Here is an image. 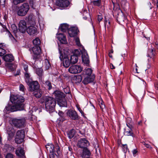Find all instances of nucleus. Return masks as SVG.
<instances>
[{
  "label": "nucleus",
  "instance_id": "obj_52",
  "mask_svg": "<svg viewBox=\"0 0 158 158\" xmlns=\"http://www.w3.org/2000/svg\"><path fill=\"white\" fill-rule=\"evenodd\" d=\"M19 87L20 90L22 91H24L25 88L24 86L23 85L20 84L19 85Z\"/></svg>",
  "mask_w": 158,
  "mask_h": 158
},
{
  "label": "nucleus",
  "instance_id": "obj_35",
  "mask_svg": "<svg viewBox=\"0 0 158 158\" xmlns=\"http://www.w3.org/2000/svg\"><path fill=\"white\" fill-rule=\"evenodd\" d=\"M33 43L35 46H39L40 44V39L37 38L33 40Z\"/></svg>",
  "mask_w": 158,
  "mask_h": 158
},
{
  "label": "nucleus",
  "instance_id": "obj_43",
  "mask_svg": "<svg viewBox=\"0 0 158 158\" xmlns=\"http://www.w3.org/2000/svg\"><path fill=\"white\" fill-rule=\"evenodd\" d=\"M99 105L101 109L103 110L105 108V105L102 100L99 101Z\"/></svg>",
  "mask_w": 158,
  "mask_h": 158
},
{
  "label": "nucleus",
  "instance_id": "obj_61",
  "mask_svg": "<svg viewBox=\"0 0 158 158\" xmlns=\"http://www.w3.org/2000/svg\"><path fill=\"white\" fill-rule=\"evenodd\" d=\"M109 55L110 57L111 58H113V56H112V55L111 54H110V52H109Z\"/></svg>",
  "mask_w": 158,
  "mask_h": 158
},
{
  "label": "nucleus",
  "instance_id": "obj_48",
  "mask_svg": "<svg viewBox=\"0 0 158 158\" xmlns=\"http://www.w3.org/2000/svg\"><path fill=\"white\" fill-rule=\"evenodd\" d=\"M75 40V42L76 43V44L78 46H81V44L80 43L79 39V38H76Z\"/></svg>",
  "mask_w": 158,
  "mask_h": 158
},
{
  "label": "nucleus",
  "instance_id": "obj_20",
  "mask_svg": "<svg viewBox=\"0 0 158 158\" xmlns=\"http://www.w3.org/2000/svg\"><path fill=\"white\" fill-rule=\"evenodd\" d=\"M77 28H72L69 30L68 33L70 37H73L77 35Z\"/></svg>",
  "mask_w": 158,
  "mask_h": 158
},
{
  "label": "nucleus",
  "instance_id": "obj_54",
  "mask_svg": "<svg viewBox=\"0 0 158 158\" xmlns=\"http://www.w3.org/2000/svg\"><path fill=\"white\" fill-rule=\"evenodd\" d=\"M102 18H103L102 17L101 15H98V20L99 22L101 21L102 20Z\"/></svg>",
  "mask_w": 158,
  "mask_h": 158
},
{
  "label": "nucleus",
  "instance_id": "obj_62",
  "mask_svg": "<svg viewBox=\"0 0 158 158\" xmlns=\"http://www.w3.org/2000/svg\"><path fill=\"white\" fill-rule=\"evenodd\" d=\"M39 23L40 26H41V25H43V23L42 22L41 23L40 21H39Z\"/></svg>",
  "mask_w": 158,
  "mask_h": 158
},
{
  "label": "nucleus",
  "instance_id": "obj_10",
  "mask_svg": "<svg viewBox=\"0 0 158 158\" xmlns=\"http://www.w3.org/2000/svg\"><path fill=\"white\" fill-rule=\"evenodd\" d=\"M66 114L68 116L73 120H76L78 119V115L74 110H68Z\"/></svg>",
  "mask_w": 158,
  "mask_h": 158
},
{
  "label": "nucleus",
  "instance_id": "obj_6",
  "mask_svg": "<svg viewBox=\"0 0 158 158\" xmlns=\"http://www.w3.org/2000/svg\"><path fill=\"white\" fill-rule=\"evenodd\" d=\"M89 141L85 138H81L78 140L77 146L81 148H87L89 145Z\"/></svg>",
  "mask_w": 158,
  "mask_h": 158
},
{
  "label": "nucleus",
  "instance_id": "obj_60",
  "mask_svg": "<svg viewBox=\"0 0 158 158\" xmlns=\"http://www.w3.org/2000/svg\"><path fill=\"white\" fill-rule=\"evenodd\" d=\"M127 126L130 128V129H131V125L130 124H128L127 123Z\"/></svg>",
  "mask_w": 158,
  "mask_h": 158
},
{
  "label": "nucleus",
  "instance_id": "obj_17",
  "mask_svg": "<svg viewBox=\"0 0 158 158\" xmlns=\"http://www.w3.org/2000/svg\"><path fill=\"white\" fill-rule=\"evenodd\" d=\"M28 21L29 24L31 25L34 26L36 24L35 18L33 15H30L28 16Z\"/></svg>",
  "mask_w": 158,
  "mask_h": 158
},
{
  "label": "nucleus",
  "instance_id": "obj_1",
  "mask_svg": "<svg viewBox=\"0 0 158 158\" xmlns=\"http://www.w3.org/2000/svg\"><path fill=\"white\" fill-rule=\"evenodd\" d=\"M10 100L13 104H8L6 106V110L11 112L17 110H22L24 109V101L23 97L18 95H12L10 97Z\"/></svg>",
  "mask_w": 158,
  "mask_h": 158
},
{
  "label": "nucleus",
  "instance_id": "obj_53",
  "mask_svg": "<svg viewBox=\"0 0 158 158\" xmlns=\"http://www.w3.org/2000/svg\"><path fill=\"white\" fill-rule=\"evenodd\" d=\"M132 152L134 156H136V154L137 153L138 151L137 149H134Z\"/></svg>",
  "mask_w": 158,
  "mask_h": 158
},
{
  "label": "nucleus",
  "instance_id": "obj_16",
  "mask_svg": "<svg viewBox=\"0 0 158 158\" xmlns=\"http://www.w3.org/2000/svg\"><path fill=\"white\" fill-rule=\"evenodd\" d=\"M82 61L85 64L88 66L89 63V57L87 52H84L82 55Z\"/></svg>",
  "mask_w": 158,
  "mask_h": 158
},
{
  "label": "nucleus",
  "instance_id": "obj_18",
  "mask_svg": "<svg viewBox=\"0 0 158 158\" xmlns=\"http://www.w3.org/2000/svg\"><path fill=\"white\" fill-rule=\"evenodd\" d=\"M3 60L6 61L11 62L14 60V57L11 54L5 55L3 57Z\"/></svg>",
  "mask_w": 158,
  "mask_h": 158
},
{
  "label": "nucleus",
  "instance_id": "obj_9",
  "mask_svg": "<svg viewBox=\"0 0 158 158\" xmlns=\"http://www.w3.org/2000/svg\"><path fill=\"white\" fill-rule=\"evenodd\" d=\"M29 51L31 52L32 51L34 55L33 56V59L35 60L37 58V56L40 55L41 53V50L39 46H35L33 47L32 49L30 48Z\"/></svg>",
  "mask_w": 158,
  "mask_h": 158
},
{
  "label": "nucleus",
  "instance_id": "obj_22",
  "mask_svg": "<svg viewBox=\"0 0 158 158\" xmlns=\"http://www.w3.org/2000/svg\"><path fill=\"white\" fill-rule=\"evenodd\" d=\"M58 40L63 44L66 43L67 41L65 36L62 34H59L57 37Z\"/></svg>",
  "mask_w": 158,
  "mask_h": 158
},
{
  "label": "nucleus",
  "instance_id": "obj_45",
  "mask_svg": "<svg viewBox=\"0 0 158 158\" xmlns=\"http://www.w3.org/2000/svg\"><path fill=\"white\" fill-rule=\"evenodd\" d=\"M54 149L55 152L56 151L58 155L60 153V148L58 145H56V146L54 147Z\"/></svg>",
  "mask_w": 158,
  "mask_h": 158
},
{
  "label": "nucleus",
  "instance_id": "obj_30",
  "mask_svg": "<svg viewBox=\"0 0 158 158\" xmlns=\"http://www.w3.org/2000/svg\"><path fill=\"white\" fill-rule=\"evenodd\" d=\"M16 136L17 137H19L24 138V131L23 130H20L16 132Z\"/></svg>",
  "mask_w": 158,
  "mask_h": 158
},
{
  "label": "nucleus",
  "instance_id": "obj_14",
  "mask_svg": "<svg viewBox=\"0 0 158 158\" xmlns=\"http://www.w3.org/2000/svg\"><path fill=\"white\" fill-rule=\"evenodd\" d=\"M83 78L84 79L82 81V83L85 85H86L93 81L95 78V76L94 75H92V76H82Z\"/></svg>",
  "mask_w": 158,
  "mask_h": 158
},
{
  "label": "nucleus",
  "instance_id": "obj_3",
  "mask_svg": "<svg viewBox=\"0 0 158 158\" xmlns=\"http://www.w3.org/2000/svg\"><path fill=\"white\" fill-rule=\"evenodd\" d=\"M53 94L60 106H67V104L64 99V93L59 91H56Z\"/></svg>",
  "mask_w": 158,
  "mask_h": 158
},
{
  "label": "nucleus",
  "instance_id": "obj_19",
  "mask_svg": "<svg viewBox=\"0 0 158 158\" xmlns=\"http://www.w3.org/2000/svg\"><path fill=\"white\" fill-rule=\"evenodd\" d=\"M16 154L20 157L23 158L24 156V152L23 149L22 148H18L16 150Z\"/></svg>",
  "mask_w": 158,
  "mask_h": 158
},
{
  "label": "nucleus",
  "instance_id": "obj_59",
  "mask_svg": "<svg viewBox=\"0 0 158 158\" xmlns=\"http://www.w3.org/2000/svg\"><path fill=\"white\" fill-rule=\"evenodd\" d=\"M7 32L8 34V35H9V37H10L11 36H13L11 34V33L9 31H7Z\"/></svg>",
  "mask_w": 158,
  "mask_h": 158
},
{
  "label": "nucleus",
  "instance_id": "obj_58",
  "mask_svg": "<svg viewBox=\"0 0 158 158\" xmlns=\"http://www.w3.org/2000/svg\"><path fill=\"white\" fill-rule=\"evenodd\" d=\"M110 67L111 69H114L115 68V67L112 64H110Z\"/></svg>",
  "mask_w": 158,
  "mask_h": 158
},
{
  "label": "nucleus",
  "instance_id": "obj_32",
  "mask_svg": "<svg viewBox=\"0 0 158 158\" xmlns=\"http://www.w3.org/2000/svg\"><path fill=\"white\" fill-rule=\"evenodd\" d=\"M124 134L126 136H133V134L132 132L131 129H125Z\"/></svg>",
  "mask_w": 158,
  "mask_h": 158
},
{
  "label": "nucleus",
  "instance_id": "obj_41",
  "mask_svg": "<svg viewBox=\"0 0 158 158\" xmlns=\"http://www.w3.org/2000/svg\"><path fill=\"white\" fill-rule=\"evenodd\" d=\"M26 0H12V2L14 5H17L24 2Z\"/></svg>",
  "mask_w": 158,
  "mask_h": 158
},
{
  "label": "nucleus",
  "instance_id": "obj_25",
  "mask_svg": "<svg viewBox=\"0 0 158 158\" xmlns=\"http://www.w3.org/2000/svg\"><path fill=\"white\" fill-rule=\"evenodd\" d=\"M24 73L25 81L27 84L32 81V79L28 72H24Z\"/></svg>",
  "mask_w": 158,
  "mask_h": 158
},
{
  "label": "nucleus",
  "instance_id": "obj_47",
  "mask_svg": "<svg viewBox=\"0 0 158 158\" xmlns=\"http://www.w3.org/2000/svg\"><path fill=\"white\" fill-rule=\"evenodd\" d=\"M5 158H14V156L12 154L8 153L5 156Z\"/></svg>",
  "mask_w": 158,
  "mask_h": 158
},
{
  "label": "nucleus",
  "instance_id": "obj_26",
  "mask_svg": "<svg viewBox=\"0 0 158 158\" xmlns=\"http://www.w3.org/2000/svg\"><path fill=\"white\" fill-rule=\"evenodd\" d=\"M92 70L91 69H87L84 70L83 72L82 75L83 76H92L91 74L92 73Z\"/></svg>",
  "mask_w": 158,
  "mask_h": 158
},
{
  "label": "nucleus",
  "instance_id": "obj_29",
  "mask_svg": "<svg viewBox=\"0 0 158 158\" xmlns=\"http://www.w3.org/2000/svg\"><path fill=\"white\" fill-rule=\"evenodd\" d=\"M78 57L75 55H71L70 59V62L72 64H75L78 61Z\"/></svg>",
  "mask_w": 158,
  "mask_h": 158
},
{
  "label": "nucleus",
  "instance_id": "obj_33",
  "mask_svg": "<svg viewBox=\"0 0 158 158\" xmlns=\"http://www.w3.org/2000/svg\"><path fill=\"white\" fill-rule=\"evenodd\" d=\"M44 85L46 87L48 88V90H50L52 89V84L48 80L45 81Z\"/></svg>",
  "mask_w": 158,
  "mask_h": 158
},
{
  "label": "nucleus",
  "instance_id": "obj_15",
  "mask_svg": "<svg viewBox=\"0 0 158 158\" xmlns=\"http://www.w3.org/2000/svg\"><path fill=\"white\" fill-rule=\"evenodd\" d=\"M27 32L30 35H34L36 34L37 30L35 27L34 26H29L27 30Z\"/></svg>",
  "mask_w": 158,
  "mask_h": 158
},
{
  "label": "nucleus",
  "instance_id": "obj_51",
  "mask_svg": "<svg viewBox=\"0 0 158 158\" xmlns=\"http://www.w3.org/2000/svg\"><path fill=\"white\" fill-rule=\"evenodd\" d=\"M6 0H0V5L4 6Z\"/></svg>",
  "mask_w": 158,
  "mask_h": 158
},
{
  "label": "nucleus",
  "instance_id": "obj_4",
  "mask_svg": "<svg viewBox=\"0 0 158 158\" xmlns=\"http://www.w3.org/2000/svg\"><path fill=\"white\" fill-rule=\"evenodd\" d=\"M29 9L28 4L24 3L18 7L17 11V14L20 16H24L27 14Z\"/></svg>",
  "mask_w": 158,
  "mask_h": 158
},
{
  "label": "nucleus",
  "instance_id": "obj_21",
  "mask_svg": "<svg viewBox=\"0 0 158 158\" xmlns=\"http://www.w3.org/2000/svg\"><path fill=\"white\" fill-rule=\"evenodd\" d=\"M33 95L36 98H40L42 94V91L41 89H39L37 90L33 91Z\"/></svg>",
  "mask_w": 158,
  "mask_h": 158
},
{
  "label": "nucleus",
  "instance_id": "obj_23",
  "mask_svg": "<svg viewBox=\"0 0 158 158\" xmlns=\"http://www.w3.org/2000/svg\"><path fill=\"white\" fill-rule=\"evenodd\" d=\"M82 79V75H78L75 76L73 78V82L75 83H80Z\"/></svg>",
  "mask_w": 158,
  "mask_h": 158
},
{
  "label": "nucleus",
  "instance_id": "obj_8",
  "mask_svg": "<svg viewBox=\"0 0 158 158\" xmlns=\"http://www.w3.org/2000/svg\"><path fill=\"white\" fill-rule=\"evenodd\" d=\"M29 86V90L32 92L40 89V85L37 81H32L27 84Z\"/></svg>",
  "mask_w": 158,
  "mask_h": 158
},
{
  "label": "nucleus",
  "instance_id": "obj_39",
  "mask_svg": "<svg viewBox=\"0 0 158 158\" xmlns=\"http://www.w3.org/2000/svg\"><path fill=\"white\" fill-rule=\"evenodd\" d=\"M2 44H0V56H2L6 53V50L4 49V47L2 45L1 46Z\"/></svg>",
  "mask_w": 158,
  "mask_h": 158
},
{
  "label": "nucleus",
  "instance_id": "obj_46",
  "mask_svg": "<svg viewBox=\"0 0 158 158\" xmlns=\"http://www.w3.org/2000/svg\"><path fill=\"white\" fill-rule=\"evenodd\" d=\"M153 50L152 49L151 50H149L148 52V55L150 57H152L154 56V54L153 52Z\"/></svg>",
  "mask_w": 158,
  "mask_h": 158
},
{
  "label": "nucleus",
  "instance_id": "obj_44",
  "mask_svg": "<svg viewBox=\"0 0 158 158\" xmlns=\"http://www.w3.org/2000/svg\"><path fill=\"white\" fill-rule=\"evenodd\" d=\"M80 50L78 49H75L74 50L73 52V54L72 55H75L78 57V56L80 55Z\"/></svg>",
  "mask_w": 158,
  "mask_h": 158
},
{
  "label": "nucleus",
  "instance_id": "obj_55",
  "mask_svg": "<svg viewBox=\"0 0 158 158\" xmlns=\"http://www.w3.org/2000/svg\"><path fill=\"white\" fill-rule=\"evenodd\" d=\"M143 144L147 148H151V147L150 146V145L146 143H144Z\"/></svg>",
  "mask_w": 158,
  "mask_h": 158
},
{
  "label": "nucleus",
  "instance_id": "obj_27",
  "mask_svg": "<svg viewBox=\"0 0 158 158\" xmlns=\"http://www.w3.org/2000/svg\"><path fill=\"white\" fill-rule=\"evenodd\" d=\"M68 25L66 23L61 24L60 26V30L63 32H65L68 29Z\"/></svg>",
  "mask_w": 158,
  "mask_h": 158
},
{
  "label": "nucleus",
  "instance_id": "obj_38",
  "mask_svg": "<svg viewBox=\"0 0 158 158\" xmlns=\"http://www.w3.org/2000/svg\"><path fill=\"white\" fill-rule=\"evenodd\" d=\"M11 29L14 34H16L18 31L17 26L15 24H12L11 25Z\"/></svg>",
  "mask_w": 158,
  "mask_h": 158
},
{
  "label": "nucleus",
  "instance_id": "obj_40",
  "mask_svg": "<svg viewBox=\"0 0 158 158\" xmlns=\"http://www.w3.org/2000/svg\"><path fill=\"white\" fill-rule=\"evenodd\" d=\"M92 3L95 6H99L101 5V0H94L92 1Z\"/></svg>",
  "mask_w": 158,
  "mask_h": 158
},
{
  "label": "nucleus",
  "instance_id": "obj_42",
  "mask_svg": "<svg viewBox=\"0 0 158 158\" xmlns=\"http://www.w3.org/2000/svg\"><path fill=\"white\" fill-rule=\"evenodd\" d=\"M49 157L50 158H57V155L55 153V151L50 152Z\"/></svg>",
  "mask_w": 158,
  "mask_h": 158
},
{
  "label": "nucleus",
  "instance_id": "obj_49",
  "mask_svg": "<svg viewBox=\"0 0 158 158\" xmlns=\"http://www.w3.org/2000/svg\"><path fill=\"white\" fill-rule=\"evenodd\" d=\"M29 4L32 7L34 8V2L33 0H30L29 1Z\"/></svg>",
  "mask_w": 158,
  "mask_h": 158
},
{
  "label": "nucleus",
  "instance_id": "obj_50",
  "mask_svg": "<svg viewBox=\"0 0 158 158\" xmlns=\"http://www.w3.org/2000/svg\"><path fill=\"white\" fill-rule=\"evenodd\" d=\"M24 70L25 71L24 72H28V66L27 65H25L23 66Z\"/></svg>",
  "mask_w": 158,
  "mask_h": 158
},
{
  "label": "nucleus",
  "instance_id": "obj_34",
  "mask_svg": "<svg viewBox=\"0 0 158 158\" xmlns=\"http://www.w3.org/2000/svg\"><path fill=\"white\" fill-rule=\"evenodd\" d=\"M44 66H45L47 69H49L51 67V64L48 60L46 59L45 60Z\"/></svg>",
  "mask_w": 158,
  "mask_h": 158
},
{
  "label": "nucleus",
  "instance_id": "obj_31",
  "mask_svg": "<svg viewBox=\"0 0 158 158\" xmlns=\"http://www.w3.org/2000/svg\"><path fill=\"white\" fill-rule=\"evenodd\" d=\"M75 134V131L73 129H72L69 131L67 133L69 138L71 139L73 138Z\"/></svg>",
  "mask_w": 158,
  "mask_h": 158
},
{
  "label": "nucleus",
  "instance_id": "obj_63",
  "mask_svg": "<svg viewBox=\"0 0 158 158\" xmlns=\"http://www.w3.org/2000/svg\"><path fill=\"white\" fill-rule=\"evenodd\" d=\"M155 87H156V88H158V83L157 84H155Z\"/></svg>",
  "mask_w": 158,
  "mask_h": 158
},
{
  "label": "nucleus",
  "instance_id": "obj_36",
  "mask_svg": "<svg viewBox=\"0 0 158 158\" xmlns=\"http://www.w3.org/2000/svg\"><path fill=\"white\" fill-rule=\"evenodd\" d=\"M36 73L40 77H41L43 74V70L41 68H37L36 69Z\"/></svg>",
  "mask_w": 158,
  "mask_h": 158
},
{
  "label": "nucleus",
  "instance_id": "obj_57",
  "mask_svg": "<svg viewBox=\"0 0 158 158\" xmlns=\"http://www.w3.org/2000/svg\"><path fill=\"white\" fill-rule=\"evenodd\" d=\"M59 114L61 116H62L63 115V113L61 111H60L59 112Z\"/></svg>",
  "mask_w": 158,
  "mask_h": 158
},
{
  "label": "nucleus",
  "instance_id": "obj_13",
  "mask_svg": "<svg viewBox=\"0 0 158 158\" xmlns=\"http://www.w3.org/2000/svg\"><path fill=\"white\" fill-rule=\"evenodd\" d=\"M56 4L59 7H65L69 5V2L68 0H57Z\"/></svg>",
  "mask_w": 158,
  "mask_h": 158
},
{
  "label": "nucleus",
  "instance_id": "obj_37",
  "mask_svg": "<svg viewBox=\"0 0 158 158\" xmlns=\"http://www.w3.org/2000/svg\"><path fill=\"white\" fill-rule=\"evenodd\" d=\"M24 138L19 137H17L16 136L15 138V142L17 144H20L23 141Z\"/></svg>",
  "mask_w": 158,
  "mask_h": 158
},
{
  "label": "nucleus",
  "instance_id": "obj_2",
  "mask_svg": "<svg viewBox=\"0 0 158 158\" xmlns=\"http://www.w3.org/2000/svg\"><path fill=\"white\" fill-rule=\"evenodd\" d=\"M46 110L49 113L53 112L56 104L55 99L51 97L46 96L43 97Z\"/></svg>",
  "mask_w": 158,
  "mask_h": 158
},
{
  "label": "nucleus",
  "instance_id": "obj_11",
  "mask_svg": "<svg viewBox=\"0 0 158 158\" xmlns=\"http://www.w3.org/2000/svg\"><path fill=\"white\" fill-rule=\"evenodd\" d=\"M27 29L26 22L23 20H21L19 23V31L23 33L26 32Z\"/></svg>",
  "mask_w": 158,
  "mask_h": 158
},
{
  "label": "nucleus",
  "instance_id": "obj_5",
  "mask_svg": "<svg viewBox=\"0 0 158 158\" xmlns=\"http://www.w3.org/2000/svg\"><path fill=\"white\" fill-rule=\"evenodd\" d=\"M25 121L26 120L24 118L21 119L14 118L12 120V123L15 127L20 128L24 127Z\"/></svg>",
  "mask_w": 158,
  "mask_h": 158
},
{
  "label": "nucleus",
  "instance_id": "obj_28",
  "mask_svg": "<svg viewBox=\"0 0 158 158\" xmlns=\"http://www.w3.org/2000/svg\"><path fill=\"white\" fill-rule=\"evenodd\" d=\"M46 147L47 150L49 151L50 152L55 151L54 147L52 144L47 145L46 146Z\"/></svg>",
  "mask_w": 158,
  "mask_h": 158
},
{
  "label": "nucleus",
  "instance_id": "obj_24",
  "mask_svg": "<svg viewBox=\"0 0 158 158\" xmlns=\"http://www.w3.org/2000/svg\"><path fill=\"white\" fill-rule=\"evenodd\" d=\"M90 154L91 153L90 152L87 148L83 149V153L81 156L82 158L85 157L86 156H90Z\"/></svg>",
  "mask_w": 158,
  "mask_h": 158
},
{
  "label": "nucleus",
  "instance_id": "obj_12",
  "mask_svg": "<svg viewBox=\"0 0 158 158\" xmlns=\"http://www.w3.org/2000/svg\"><path fill=\"white\" fill-rule=\"evenodd\" d=\"M59 51L60 54V60H62L63 59V65L64 67L65 68H68L69 67L70 64V62H69V58L67 57H65L63 58V56L59 48Z\"/></svg>",
  "mask_w": 158,
  "mask_h": 158
},
{
  "label": "nucleus",
  "instance_id": "obj_56",
  "mask_svg": "<svg viewBox=\"0 0 158 158\" xmlns=\"http://www.w3.org/2000/svg\"><path fill=\"white\" fill-rule=\"evenodd\" d=\"M155 46L157 49H158V42L156 41L155 44Z\"/></svg>",
  "mask_w": 158,
  "mask_h": 158
},
{
  "label": "nucleus",
  "instance_id": "obj_7",
  "mask_svg": "<svg viewBox=\"0 0 158 158\" xmlns=\"http://www.w3.org/2000/svg\"><path fill=\"white\" fill-rule=\"evenodd\" d=\"M82 68L79 65H73L71 66L68 69L69 72L72 74H76L80 73Z\"/></svg>",
  "mask_w": 158,
  "mask_h": 158
},
{
  "label": "nucleus",
  "instance_id": "obj_64",
  "mask_svg": "<svg viewBox=\"0 0 158 158\" xmlns=\"http://www.w3.org/2000/svg\"><path fill=\"white\" fill-rule=\"evenodd\" d=\"M123 146L124 148H127V144H124L123 145Z\"/></svg>",
  "mask_w": 158,
  "mask_h": 158
}]
</instances>
